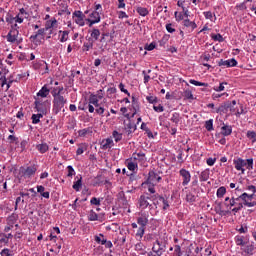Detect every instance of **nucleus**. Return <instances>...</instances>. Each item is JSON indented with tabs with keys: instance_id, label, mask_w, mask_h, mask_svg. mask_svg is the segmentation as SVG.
<instances>
[{
	"instance_id": "nucleus-49",
	"label": "nucleus",
	"mask_w": 256,
	"mask_h": 256,
	"mask_svg": "<svg viewBox=\"0 0 256 256\" xmlns=\"http://www.w3.org/2000/svg\"><path fill=\"white\" fill-rule=\"evenodd\" d=\"M183 252H181V246L175 245L174 246V256H182Z\"/></svg>"
},
{
	"instance_id": "nucleus-20",
	"label": "nucleus",
	"mask_w": 256,
	"mask_h": 256,
	"mask_svg": "<svg viewBox=\"0 0 256 256\" xmlns=\"http://www.w3.org/2000/svg\"><path fill=\"white\" fill-rule=\"evenodd\" d=\"M88 42H84L83 46H82V51L87 52L90 49H93V45L95 43V40H93V38H88L87 39Z\"/></svg>"
},
{
	"instance_id": "nucleus-24",
	"label": "nucleus",
	"mask_w": 256,
	"mask_h": 256,
	"mask_svg": "<svg viewBox=\"0 0 256 256\" xmlns=\"http://www.w3.org/2000/svg\"><path fill=\"white\" fill-rule=\"evenodd\" d=\"M231 133H233V128L229 125H224L222 128H221V134L224 136V137H229V135H231Z\"/></svg>"
},
{
	"instance_id": "nucleus-3",
	"label": "nucleus",
	"mask_w": 256,
	"mask_h": 256,
	"mask_svg": "<svg viewBox=\"0 0 256 256\" xmlns=\"http://www.w3.org/2000/svg\"><path fill=\"white\" fill-rule=\"evenodd\" d=\"M235 169L237 171H242V173H245V168L251 171L253 169V158L244 160L243 158H238L234 160Z\"/></svg>"
},
{
	"instance_id": "nucleus-13",
	"label": "nucleus",
	"mask_w": 256,
	"mask_h": 256,
	"mask_svg": "<svg viewBox=\"0 0 256 256\" xmlns=\"http://www.w3.org/2000/svg\"><path fill=\"white\" fill-rule=\"evenodd\" d=\"M219 67H237V60L235 58H231L229 60L221 59L218 62Z\"/></svg>"
},
{
	"instance_id": "nucleus-1",
	"label": "nucleus",
	"mask_w": 256,
	"mask_h": 256,
	"mask_svg": "<svg viewBox=\"0 0 256 256\" xmlns=\"http://www.w3.org/2000/svg\"><path fill=\"white\" fill-rule=\"evenodd\" d=\"M248 197H249V194H247V193H243L238 198L232 197L230 200V207H235V205H237V207L233 208L232 211L234 213H239V211H241V209H243V205H245L246 207H255L256 203L248 202V200H247Z\"/></svg>"
},
{
	"instance_id": "nucleus-36",
	"label": "nucleus",
	"mask_w": 256,
	"mask_h": 256,
	"mask_svg": "<svg viewBox=\"0 0 256 256\" xmlns=\"http://www.w3.org/2000/svg\"><path fill=\"white\" fill-rule=\"evenodd\" d=\"M160 197H163V196H161L159 194H154V195L150 196V199H151V201H153V205H155V207H157V205H159V201H161Z\"/></svg>"
},
{
	"instance_id": "nucleus-2",
	"label": "nucleus",
	"mask_w": 256,
	"mask_h": 256,
	"mask_svg": "<svg viewBox=\"0 0 256 256\" xmlns=\"http://www.w3.org/2000/svg\"><path fill=\"white\" fill-rule=\"evenodd\" d=\"M65 105H67V99L62 95L54 94L53 109H52L53 114L59 115V113H61V109H63Z\"/></svg>"
},
{
	"instance_id": "nucleus-29",
	"label": "nucleus",
	"mask_w": 256,
	"mask_h": 256,
	"mask_svg": "<svg viewBox=\"0 0 256 256\" xmlns=\"http://www.w3.org/2000/svg\"><path fill=\"white\" fill-rule=\"evenodd\" d=\"M36 148L40 153H47L49 151V145L47 143L38 144Z\"/></svg>"
},
{
	"instance_id": "nucleus-8",
	"label": "nucleus",
	"mask_w": 256,
	"mask_h": 256,
	"mask_svg": "<svg viewBox=\"0 0 256 256\" xmlns=\"http://www.w3.org/2000/svg\"><path fill=\"white\" fill-rule=\"evenodd\" d=\"M149 199H151V196H149V194L140 196L138 200V205L140 209H147V207H153V205L149 203Z\"/></svg>"
},
{
	"instance_id": "nucleus-59",
	"label": "nucleus",
	"mask_w": 256,
	"mask_h": 256,
	"mask_svg": "<svg viewBox=\"0 0 256 256\" xmlns=\"http://www.w3.org/2000/svg\"><path fill=\"white\" fill-rule=\"evenodd\" d=\"M104 235L103 234H99V236H95L94 237V241H96V243H100L101 245H103V239H104Z\"/></svg>"
},
{
	"instance_id": "nucleus-54",
	"label": "nucleus",
	"mask_w": 256,
	"mask_h": 256,
	"mask_svg": "<svg viewBox=\"0 0 256 256\" xmlns=\"http://www.w3.org/2000/svg\"><path fill=\"white\" fill-rule=\"evenodd\" d=\"M132 107L134 111L139 110V102H137V100L135 99V96H132Z\"/></svg>"
},
{
	"instance_id": "nucleus-47",
	"label": "nucleus",
	"mask_w": 256,
	"mask_h": 256,
	"mask_svg": "<svg viewBox=\"0 0 256 256\" xmlns=\"http://www.w3.org/2000/svg\"><path fill=\"white\" fill-rule=\"evenodd\" d=\"M225 85H227V82L220 83L219 87H214V91H216L217 93L225 91Z\"/></svg>"
},
{
	"instance_id": "nucleus-63",
	"label": "nucleus",
	"mask_w": 256,
	"mask_h": 256,
	"mask_svg": "<svg viewBox=\"0 0 256 256\" xmlns=\"http://www.w3.org/2000/svg\"><path fill=\"white\" fill-rule=\"evenodd\" d=\"M90 203H91V205H101V199L96 198V197H93V198L90 200Z\"/></svg>"
},
{
	"instance_id": "nucleus-15",
	"label": "nucleus",
	"mask_w": 256,
	"mask_h": 256,
	"mask_svg": "<svg viewBox=\"0 0 256 256\" xmlns=\"http://www.w3.org/2000/svg\"><path fill=\"white\" fill-rule=\"evenodd\" d=\"M137 223L140 225V227H147L149 223V214L147 213H142L140 217L137 218Z\"/></svg>"
},
{
	"instance_id": "nucleus-22",
	"label": "nucleus",
	"mask_w": 256,
	"mask_h": 256,
	"mask_svg": "<svg viewBox=\"0 0 256 256\" xmlns=\"http://www.w3.org/2000/svg\"><path fill=\"white\" fill-rule=\"evenodd\" d=\"M77 181L74 182L72 188L74 191H81V187H83V177H76Z\"/></svg>"
},
{
	"instance_id": "nucleus-42",
	"label": "nucleus",
	"mask_w": 256,
	"mask_h": 256,
	"mask_svg": "<svg viewBox=\"0 0 256 256\" xmlns=\"http://www.w3.org/2000/svg\"><path fill=\"white\" fill-rule=\"evenodd\" d=\"M5 19H6V23H9L10 25H13V23H15V17H13L11 13H7Z\"/></svg>"
},
{
	"instance_id": "nucleus-5",
	"label": "nucleus",
	"mask_w": 256,
	"mask_h": 256,
	"mask_svg": "<svg viewBox=\"0 0 256 256\" xmlns=\"http://www.w3.org/2000/svg\"><path fill=\"white\" fill-rule=\"evenodd\" d=\"M85 21L89 23L88 27H93V25L101 21V13L97 10H94L89 14V18H86Z\"/></svg>"
},
{
	"instance_id": "nucleus-38",
	"label": "nucleus",
	"mask_w": 256,
	"mask_h": 256,
	"mask_svg": "<svg viewBox=\"0 0 256 256\" xmlns=\"http://www.w3.org/2000/svg\"><path fill=\"white\" fill-rule=\"evenodd\" d=\"M112 136L115 139L116 143H119V141H121V139H123V134L118 133L117 130L113 131Z\"/></svg>"
},
{
	"instance_id": "nucleus-41",
	"label": "nucleus",
	"mask_w": 256,
	"mask_h": 256,
	"mask_svg": "<svg viewBox=\"0 0 256 256\" xmlns=\"http://www.w3.org/2000/svg\"><path fill=\"white\" fill-rule=\"evenodd\" d=\"M235 243H236V245H238L240 247H244V245H245V241H243L242 236H236L235 237Z\"/></svg>"
},
{
	"instance_id": "nucleus-32",
	"label": "nucleus",
	"mask_w": 256,
	"mask_h": 256,
	"mask_svg": "<svg viewBox=\"0 0 256 256\" xmlns=\"http://www.w3.org/2000/svg\"><path fill=\"white\" fill-rule=\"evenodd\" d=\"M111 145H113V140L110 138L102 141V149H111Z\"/></svg>"
},
{
	"instance_id": "nucleus-21",
	"label": "nucleus",
	"mask_w": 256,
	"mask_h": 256,
	"mask_svg": "<svg viewBox=\"0 0 256 256\" xmlns=\"http://www.w3.org/2000/svg\"><path fill=\"white\" fill-rule=\"evenodd\" d=\"M125 130H126V133H128V135H131V133H134L135 131H137V125L131 123V120H130L125 125Z\"/></svg>"
},
{
	"instance_id": "nucleus-6",
	"label": "nucleus",
	"mask_w": 256,
	"mask_h": 256,
	"mask_svg": "<svg viewBox=\"0 0 256 256\" xmlns=\"http://www.w3.org/2000/svg\"><path fill=\"white\" fill-rule=\"evenodd\" d=\"M73 19H75V23L80 27H85V14L81 10H76L73 12Z\"/></svg>"
},
{
	"instance_id": "nucleus-55",
	"label": "nucleus",
	"mask_w": 256,
	"mask_h": 256,
	"mask_svg": "<svg viewBox=\"0 0 256 256\" xmlns=\"http://www.w3.org/2000/svg\"><path fill=\"white\" fill-rule=\"evenodd\" d=\"M102 245H105L107 249H111V247H113V243L111 241H107L105 238L102 239Z\"/></svg>"
},
{
	"instance_id": "nucleus-34",
	"label": "nucleus",
	"mask_w": 256,
	"mask_h": 256,
	"mask_svg": "<svg viewBox=\"0 0 256 256\" xmlns=\"http://www.w3.org/2000/svg\"><path fill=\"white\" fill-rule=\"evenodd\" d=\"M209 175H210L209 170L202 171L201 174H200V181L201 182L208 181L209 180Z\"/></svg>"
},
{
	"instance_id": "nucleus-58",
	"label": "nucleus",
	"mask_w": 256,
	"mask_h": 256,
	"mask_svg": "<svg viewBox=\"0 0 256 256\" xmlns=\"http://www.w3.org/2000/svg\"><path fill=\"white\" fill-rule=\"evenodd\" d=\"M67 170H68L67 177H73V175H75V169L73 168V166L71 165L67 166Z\"/></svg>"
},
{
	"instance_id": "nucleus-48",
	"label": "nucleus",
	"mask_w": 256,
	"mask_h": 256,
	"mask_svg": "<svg viewBox=\"0 0 256 256\" xmlns=\"http://www.w3.org/2000/svg\"><path fill=\"white\" fill-rule=\"evenodd\" d=\"M205 128L207 129V131H213V119L205 122Z\"/></svg>"
},
{
	"instance_id": "nucleus-26",
	"label": "nucleus",
	"mask_w": 256,
	"mask_h": 256,
	"mask_svg": "<svg viewBox=\"0 0 256 256\" xmlns=\"http://www.w3.org/2000/svg\"><path fill=\"white\" fill-rule=\"evenodd\" d=\"M170 121H172V123H175V125H179V122L181 121V114H179V112H174L170 118Z\"/></svg>"
},
{
	"instance_id": "nucleus-11",
	"label": "nucleus",
	"mask_w": 256,
	"mask_h": 256,
	"mask_svg": "<svg viewBox=\"0 0 256 256\" xmlns=\"http://www.w3.org/2000/svg\"><path fill=\"white\" fill-rule=\"evenodd\" d=\"M7 73H9V70H6V72L4 73L3 76L0 77V81H1V86L5 87V85H7V89L11 88V85L13 84V76H10L9 78H7L5 75H7Z\"/></svg>"
},
{
	"instance_id": "nucleus-27",
	"label": "nucleus",
	"mask_w": 256,
	"mask_h": 256,
	"mask_svg": "<svg viewBox=\"0 0 256 256\" xmlns=\"http://www.w3.org/2000/svg\"><path fill=\"white\" fill-rule=\"evenodd\" d=\"M31 119H32L33 125H37L38 123H41V119H43V114L41 113L33 114Z\"/></svg>"
},
{
	"instance_id": "nucleus-57",
	"label": "nucleus",
	"mask_w": 256,
	"mask_h": 256,
	"mask_svg": "<svg viewBox=\"0 0 256 256\" xmlns=\"http://www.w3.org/2000/svg\"><path fill=\"white\" fill-rule=\"evenodd\" d=\"M183 97H185V99H193V92H191V90H185Z\"/></svg>"
},
{
	"instance_id": "nucleus-35",
	"label": "nucleus",
	"mask_w": 256,
	"mask_h": 256,
	"mask_svg": "<svg viewBox=\"0 0 256 256\" xmlns=\"http://www.w3.org/2000/svg\"><path fill=\"white\" fill-rule=\"evenodd\" d=\"M186 201L187 203H195L197 201V196L190 192L186 195Z\"/></svg>"
},
{
	"instance_id": "nucleus-43",
	"label": "nucleus",
	"mask_w": 256,
	"mask_h": 256,
	"mask_svg": "<svg viewBox=\"0 0 256 256\" xmlns=\"http://www.w3.org/2000/svg\"><path fill=\"white\" fill-rule=\"evenodd\" d=\"M211 38L214 41H218L219 43H223V41H224L223 36L221 34H212Z\"/></svg>"
},
{
	"instance_id": "nucleus-9",
	"label": "nucleus",
	"mask_w": 256,
	"mask_h": 256,
	"mask_svg": "<svg viewBox=\"0 0 256 256\" xmlns=\"http://www.w3.org/2000/svg\"><path fill=\"white\" fill-rule=\"evenodd\" d=\"M34 105L38 113H41L42 115H47V105H49V102L35 100Z\"/></svg>"
},
{
	"instance_id": "nucleus-17",
	"label": "nucleus",
	"mask_w": 256,
	"mask_h": 256,
	"mask_svg": "<svg viewBox=\"0 0 256 256\" xmlns=\"http://www.w3.org/2000/svg\"><path fill=\"white\" fill-rule=\"evenodd\" d=\"M35 173H37V167L35 166H29L22 170V175H24V177H33Z\"/></svg>"
},
{
	"instance_id": "nucleus-61",
	"label": "nucleus",
	"mask_w": 256,
	"mask_h": 256,
	"mask_svg": "<svg viewBox=\"0 0 256 256\" xmlns=\"http://www.w3.org/2000/svg\"><path fill=\"white\" fill-rule=\"evenodd\" d=\"M146 100L148 101V103L155 104L157 103V96H147Z\"/></svg>"
},
{
	"instance_id": "nucleus-50",
	"label": "nucleus",
	"mask_w": 256,
	"mask_h": 256,
	"mask_svg": "<svg viewBox=\"0 0 256 256\" xmlns=\"http://www.w3.org/2000/svg\"><path fill=\"white\" fill-rule=\"evenodd\" d=\"M144 235H145V228L140 226L136 233V237H140V239H142Z\"/></svg>"
},
{
	"instance_id": "nucleus-52",
	"label": "nucleus",
	"mask_w": 256,
	"mask_h": 256,
	"mask_svg": "<svg viewBox=\"0 0 256 256\" xmlns=\"http://www.w3.org/2000/svg\"><path fill=\"white\" fill-rule=\"evenodd\" d=\"M69 39V31H63L60 39L61 43H65Z\"/></svg>"
},
{
	"instance_id": "nucleus-33",
	"label": "nucleus",
	"mask_w": 256,
	"mask_h": 256,
	"mask_svg": "<svg viewBox=\"0 0 256 256\" xmlns=\"http://www.w3.org/2000/svg\"><path fill=\"white\" fill-rule=\"evenodd\" d=\"M189 83H191V85H195L196 87H209L208 83L199 82V81L193 80V79H190Z\"/></svg>"
},
{
	"instance_id": "nucleus-12",
	"label": "nucleus",
	"mask_w": 256,
	"mask_h": 256,
	"mask_svg": "<svg viewBox=\"0 0 256 256\" xmlns=\"http://www.w3.org/2000/svg\"><path fill=\"white\" fill-rule=\"evenodd\" d=\"M159 181H161V176H158L154 171H150L146 183L149 185H155V183H159Z\"/></svg>"
},
{
	"instance_id": "nucleus-64",
	"label": "nucleus",
	"mask_w": 256,
	"mask_h": 256,
	"mask_svg": "<svg viewBox=\"0 0 256 256\" xmlns=\"http://www.w3.org/2000/svg\"><path fill=\"white\" fill-rule=\"evenodd\" d=\"M9 248H5L1 251L0 255L1 256H11V254L9 253Z\"/></svg>"
},
{
	"instance_id": "nucleus-4",
	"label": "nucleus",
	"mask_w": 256,
	"mask_h": 256,
	"mask_svg": "<svg viewBox=\"0 0 256 256\" xmlns=\"http://www.w3.org/2000/svg\"><path fill=\"white\" fill-rule=\"evenodd\" d=\"M165 249H167V242L163 240H156L153 243L152 251L154 253H159L160 255H163L165 253Z\"/></svg>"
},
{
	"instance_id": "nucleus-18",
	"label": "nucleus",
	"mask_w": 256,
	"mask_h": 256,
	"mask_svg": "<svg viewBox=\"0 0 256 256\" xmlns=\"http://www.w3.org/2000/svg\"><path fill=\"white\" fill-rule=\"evenodd\" d=\"M45 31H47V30H45V28L39 29L35 35L30 36V41L32 43H35V45H37V43H41V41L37 40V37L39 35H41L43 37L45 35Z\"/></svg>"
},
{
	"instance_id": "nucleus-46",
	"label": "nucleus",
	"mask_w": 256,
	"mask_h": 256,
	"mask_svg": "<svg viewBox=\"0 0 256 256\" xmlns=\"http://www.w3.org/2000/svg\"><path fill=\"white\" fill-rule=\"evenodd\" d=\"M17 15H19V17H23V19H27V17H29V13H27L25 8H21Z\"/></svg>"
},
{
	"instance_id": "nucleus-37",
	"label": "nucleus",
	"mask_w": 256,
	"mask_h": 256,
	"mask_svg": "<svg viewBox=\"0 0 256 256\" xmlns=\"http://www.w3.org/2000/svg\"><path fill=\"white\" fill-rule=\"evenodd\" d=\"M89 221H99V215L95 211L91 210L88 216Z\"/></svg>"
},
{
	"instance_id": "nucleus-28",
	"label": "nucleus",
	"mask_w": 256,
	"mask_h": 256,
	"mask_svg": "<svg viewBox=\"0 0 256 256\" xmlns=\"http://www.w3.org/2000/svg\"><path fill=\"white\" fill-rule=\"evenodd\" d=\"M136 12L141 15V17H147L149 15V10L145 7H137Z\"/></svg>"
},
{
	"instance_id": "nucleus-56",
	"label": "nucleus",
	"mask_w": 256,
	"mask_h": 256,
	"mask_svg": "<svg viewBox=\"0 0 256 256\" xmlns=\"http://www.w3.org/2000/svg\"><path fill=\"white\" fill-rule=\"evenodd\" d=\"M254 249H255V246L248 245L246 246L245 253H247V255H253Z\"/></svg>"
},
{
	"instance_id": "nucleus-10",
	"label": "nucleus",
	"mask_w": 256,
	"mask_h": 256,
	"mask_svg": "<svg viewBox=\"0 0 256 256\" xmlns=\"http://www.w3.org/2000/svg\"><path fill=\"white\" fill-rule=\"evenodd\" d=\"M228 111L233 112V108H231V101H226V102L222 103L216 109V113H219L220 115L227 114Z\"/></svg>"
},
{
	"instance_id": "nucleus-39",
	"label": "nucleus",
	"mask_w": 256,
	"mask_h": 256,
	"mask_svg": "<svg viewBox=\"0 0 256 256\" xmlns=\"http://www.w3.org/2000/svg\"><path fill=\"white\" fill-rule=\"evenodd\" d=\"M128 162L127 167L129 169V171H135V169H137L138 165L137 162H133V161H129L126 160Z\"/></svg>"
},
{
	"instance_id": "nucleus-14",
	"label": "nucleus",
	"mask_w": 256,
	"mask_h": 256,
	"mask_svg": "<svg viewBox=\"0 0 256 256\" xmlns=\"http://www.w3.org/2000/svg\"><path fill=\"white\" fill-rule=\"evenodd\" d=\"M130 161H138V163H145V161H147V157L143 152H135L132 154Z\"/></svg>"
},
{
	"instance_id": "nucleus-25",
	"label": "nucleus",
	"mask_w": 256,
	"mask_h": 256,
	"mask_svg": "<svg viewBox=\"0 0 256 256\" xmlns=\"http://www.w3.org/2000/svg\"><path fill=\"white\" fill-rule=\"evenodd\" d=\"M49 88H47V85H44L40 91L37 93V97H47L49 95Z\"/></svg>"
},
{
	"instance_id": "nucleus-44",
	"label": "nucleus",
	"mask_w": 256,
	"mask_h": 256,
	"mask_svg": "<svg viewBox=\"0 0 256 256\" xmlns=\"http://www.w3.org/2000/svg\"><path fill=\"white\" fill-rule=\"evenodd\" d=\"M225 193H227V189L222 186L217 190V197L221 198L225 195Z\"/></svg>"
},
{
	"instance_id": "nucleus-19",
	"label": "nucleus",
	"mask_w": 256,
	"mask_h": 256,
	"mask_svg": "<svg viewBox=\"0 0 256 256\" xmlns=\"http://www.w3.org/2000/svg\"><path fill=\"white\" fill-rule=\"evenodd\" d=\"M90 37L89 39H93V41H99V37L101 36V31L97 28H93L92 30H89Z\"/></svg>"
},
{
	"instance_id": "nucleus-40",
	"label": "nucleus",
	"mask_w": 256,
	"mask_h": 256,
	"mask_svg": "<svg viewBox=\"0 0 256 256\" xmlns=\"http://www.w3.org/2000/svg\"><path fill=\"white\" fill-rule=\"evenodd\" d=\"M246 136L248 137V139L252 140V143H255V141H256V132L255 131L249 130L247 132Z\"/></svg>"
},
{
	"instance_id": "nucleus-31",
	"label": "nucleus",
	"mask_w": 256,
	"mask_h": 256,
	"mask_svg": "<svg viewBox=\"0 0 256 256\" xmlns=\"http://www.w3.org/2000/svg\"><path fill=\"white\" fill-rule=\"evenodd\" d=\"M184 27H191L192 31L193 29H197V24L188 18L183 21Z\"/></svg>"
},
{
	"instance_id": "nucleus-60",
	"label": "nucleus",
	"mask_w": 256,
	"mask_h": 256,
	"mask_svg": "<svg viewBox=\"0 0 256 256\" xmlns=\"http://www.w3.org/2000/svg\"><path fill=\"white\" fill-rule=\"evenodd\" d=\"M215 211L218 215H225V211L221 208V203H218L217 207L215 208Z\"/></svg>"
},
{
	"instance_id": "nucleus-30",
	"label": "nucleus",
	"mask_w": 256,
	"mask_h": 256,
	"mask_svg": "<svg viewBox=\"0 0 256 256\" xmlns=\"http://www.w3.org/2000/svg\"><path fill=\"white\" fill-rule=\"evenodd\" d=\"M19 216L17 214L13 213L7 218V225H15L17 219Z\"/></svg>"
},
{
	"instance_id": "nucleus-7",
	"label": "nucleus",
	"mask_w": 256,
	"mask_h": 256,
	"mask_svg": "<svg viewBox=\"0 0 256 256\" xmlns=\"http://www.w3.org/2000/svg\"><path fill=\"white\" fill-rule=\"evenodd\" d=\"M179 175L182 177V185L183 187L189 185V183L191 182V172H189V170L182 168L179 171Z\"/></svg>"
},
{
	"instance_id": "nucleus-62",
	"label": "nucleus",
	"mask_w": 256,
	"mask_h": 256,
	"mask_svg": "<svg viewBox=\"0 0 256 256\" xmlns=\"http://www.w3.org/2000/svg\"><path fill=\"white\" fill-rule=\"evenodd\" d=\"M144 49H145L146 51H153V49H155V42H152V43H150V44H146L145 47H144Z\"/></svg>"
},
{
	"instance_id": "nucleus-53",
	"label": "nucleus",
	"mask_w": 256,
	"mask_h": 256,
	"mask_svg": "<svg viewBox=\"0 0 256 256\" xmlns=\"http://www.w3.org/2000/svg\"><path fill=\"white\" fill-rule=\"evenodd\" d=\"M103 176L97 175L94 179V185H103Z\"/></svg>"
},
{
	"instance_id": "nucleus-16",
	"label": "nucleus",
	"mask_w": 256,
	"mask_h": 256,
	"mask_svg": "<svg viewBox=\"0 0 256 256\" xmlns=\"http://www.w3.org/2000/svg\"><path fill=\"white\" fill-rule=\"evenodd\" d=\"M17 37H19V30H10L6 39L8 43H15V41H17Z\"/></svg>"
},
{
	"instance_id": "nucleus-45",
	"label": "nucleus",
	"mask_w": 256,
	"mask_h": 256,
	"mask_svg": "<svg viewBox=\"0 0 256 256\" xmlns=\"http://www.w3.org/2000/svg\"><path fill=\"white\" fill-rule=\"evenodd\" d=\"M160 202L163 203V211H167V209H169V201H167V199H165L162 196V197H160Z\"/></svg>"
},
{
	"instance_id": "nucleus-23",
	"label": "nucleus",
	"mask_w": 256,
	"mask_h": 256,
	"mask_svg": "<svg viewBox=\"0 0 256 256\" xmlns=\"http://www.w3.org/2000/svg\"><path fill=\"white\" fill-rule=\"evenodd\" d=\"M99 98H97V96L95 94H91L89 99H88V103L90 105H94V107H101V104H99Z\"/></svg>"
},
{
	"instance_id": "nucleus-51",
	"label": "nucleus",
	"mask_w": 256,
	"mask_h": 256,
	"mask_svg": "<svg viewBox=\"0 0 256 256\" xmlns=\"http://www.w3.org/2000/svg\"><path fill=\"white\" fill-rule=\"evenodd\" d=\"M0 243H5V245L9 244V240H7V234L0 233Z\"/></svg>"
}]
</instances>
